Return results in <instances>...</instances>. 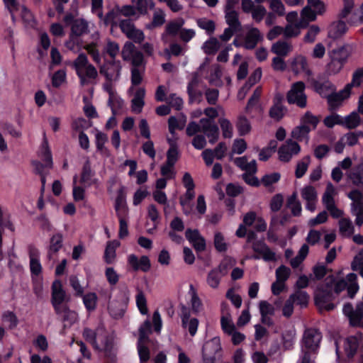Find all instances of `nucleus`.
I'll list each match as a JSON object with an SVG mask.
<instances>
[{"label":"nucleus","instance_id":"29","mask_svg":"<svg viewBox=\"0 0 363 363\" xmlns=\"http://www.w3.org/2000/svg\"><path fill=\"white\" fill-rule=\"evenodd\" d=\"M291 44L284 40H279L272 45L271 51L277 56L286 57L291 51Z\"/></svg>","mask_w":363,"mask_h":363},{"label":"nucleus","instance_id":"25","mask_svg":"<svg viewBox=\"0 0 363 363\" xmlns=\"http://www.w3.org/2000/svg\"><path fill=\"white\" fill-rule=\"evenodd\" d=\"M359 338L356 336L348 337L344 343L345 352L348 358L353 357L359 348Z\"/></svg>","mask_w":363,"mask_h":363},{"label":"nucleus","instance_id":"31","mask_svg":"<svg viewBox=\"0 0 363 363\" xmlns=\"http://www.w3.org/2000/svg\"><path fill=\"white\" fill-rule=\"evenodd\" d=\"M347 285L346 289L347 296L353 298L359 290V284L357 283V275L354 273H350L346 276Z\"/></svg>","mask_w":363,"mask_h":363},{"label":"nucleus","instance_id":"54","mask_svg":"<svg viewBox=\"0 0 363 363\" xmlns=\"http://www.w3.org/2000/svg\"><path fill=\"white\" fill-rule=\"evenodd\" d=\"M223 277L215 269H211L206 278L208 286L213 289H217Z\"/></svg>","mask_w":363,"mask_h":363},{"label":"nucleus","instance_id":"60","mask_svg":"<svg viewBox=\"0 0 363 363\" xmlns=\"http://www.w3.org/2000/svg\"><path fill=\"white\" fill-rule=\"evenodd\" d=\"M97 296L95 293H89L83 296V302L88 311H94L96 306Z\"/></svg>","mask_w":363,"mask_h":363},{"label":"nucleus","instance_id":"38","mask_svg":"<svg viewBox=\"0 0 363 363\" xmlns=\"http://www.w3.org/2000/svg\"><path fill=\"white\" fill-rule=\"evenodd\" d=\"M291 69L296 74L308 71L306 58L302 55L296 57L291 62Z\"/></svg>","mask_w":363,"mask_h":363},{"label":"nucleus","instance_id":"4","mask_svg":"<svg viewBox=\"0 0 363 363\" xmlns=\"http://www.w3.org/2000/svg\"><path fill=\"white\" fill-rule=\"evenodd\" d=\"M77 14L67 12L63 17L62 21L65 26H70V34L81 37L89 33V23L82 18H76Z\"/></svg>","mask_w":363,"mask_h":363},{"label":"nucleus","instance_id":"47","mask_svg":"<svg viewBox=\"0 0 363 363\" xmlns=\"http://www.w3.org/2000/svg\"><path fill=\"white\" fill-rule=\"evenodd\" d=\"M120 16L118 11V5L115 6L111 10H110L104 16V24L106 26L111 25L115 26L117 25L116 20Z\"/></svg>","mask_w":363,"mask_h":363},{"label":"nucleus","instance_id":"64","mask_svg":"<svg viewBox=\"0 0 363 363\" xmlns=\"http://www.w3.org/2000/svg\"><path fill=\"white\" fill-rule=\"evenodd\" d=\"M233 262L230 259L225 258L223 259L218 267L214 268L217 272L222 276H225L229 269L233 267Z\"/></svg>","mask_w":363,"mask_h":363},{"label":"nucleus","instance_id":"49","mask_svg":"<svg viewBox=\"0 0 363 363\" xmlns=\"http://www.w3.org/2000/svg\"><path fill=\"white\" fill-rule=\"evenodd\" d=\"M287 108L284 106L272 105L269 111V116L277 121H279L284 116Z\"/></svg>","mask_w":363,"mask_h":363},{"label":"nucleus","instance_id":"63","mask_svg":"<svg viewBox=\"0 0 363 363\" xmlns=\"http://www.w3.org/2000/svg\"><path fill=\"white\" fill-rule=\"evenodd\" d=\"M136 303L142 314L145 315L147 313V300L143 291H140L136 295Z\"/></svg>","mask_w":363,"mask_h":363},{"label":"nucleus","instance_id":"13","mask_svg":"<svg viewBox=\"0 0 363 363\" xmlns=\"http://www.w3.org/2000/svg\"><path fill=\"white\" fill-rule=\"evenodd\" d=\"M220 350L219 338L214 337L206 342L202 348L203 361H216V355Z\"/></svg>","mask_w":363,"mask_h":363},{"label":"nucleus","instance_id":"19","mask_svg":"<svg viewBox=\"0 0 363 363\" xmlns=\"http://www.w3.org/2000/svg\"><path fill=\"white\" fill-rule=\"evenodd\" d=\"M262 39L259 30L257 28H251L245 35L243 48L247 50H253Z\"/></svg>","mask_w":363,"mask_h":363},{"label":"nucleus","instance_id":"55","mask_svg":"<svg viewBox=\"0 0 363 363\" xmlns=\"http://www.w3.org/2000/svg\"><path fill=\"white\" fill-rule=\"evenodd\" d=\"M363 82V69H357L352 75V82L347 84L345 87L351 92V89L354 86H359Z\"/></svg>","mask_w":363,"mask_h":363},{"label":"nucleus","instance_id":"59","mask_svg":"<svg viewBox=\"0 0 363 363\" xmlns=\"http://www.w3.org/2000/svg\"><path fill=\"white\" fill-rule=\"evenodd\" d=\"M323 123L327 128H332L335 125H343V118L337 113H333L324 118Z\"/></svg>","mask_w":363,"mask_h":363},{"label":"nucleus","instance_id":"51","mask_svg":"<svg viewBox=\"0 0 363 363\" xmlns=\"http://www.w3.org/2000/svg\"><path fill=\"white\" fill-rule=\"evenodd\" d=\"M165 14L161 9L155 11L153 14L152 21L150 24L147 25V28L152 29L154 28L162 26L165 22Z\"/></svg>","mask_w":363,"mask_h":363},{"label":"nucleus","instance_id":"58","mask_svg":"<svg viewBox=\"0 0 363 363\" xmlns=\"http://www.w3.org/2000/svg\"><path fill=\"white\" fill-rule=\"evenodd\" d=\"M221 328L224 333L230 335L235 330V325H234L230 315H223L220 318Z\"/></svg>","mask_w":363,"mask_h":363},{"label":"nucleus","instance_id":"44","mask_svg":"<svg viewBox=\"0 0 363 363\" xmlns=\"http://www.w3.org/2000/svg\"><path fill=\"white\" fill-rule=\"evenodd\" d=\"M310 131L311 128L308 125L301 124L292 130L291 136L299 141H302L304 139L308 140Z\"/></svg>","mask_w":363,"mask_h":363},{"label":"nucleus","instance_id":"43","mask_svg":"<svg viewBox=\"0 0 363 363\" xmlns=\"http://www.w3.org/2000/svg\"><path fill=\"white\" fill-rule=\"evenodd\" d=\"M360 117L357 112L353 111L343 118V126L347 129H354L360 124Z\"/></svg>","mask_w":363,"mask_h":363},{"label":"nucleus","instance_id":"26","mask_svg":"<svg viewBox=\"0 0 363 363\" xmlns=\"http://www.w3.org/2000/svg\"><path fill=\"white\" fill-rule=\"evenodd\" d=\"M145 96V90L144 88H139L134 94L133 99L131 100L132 111L140 113L145 105L144 98Z\"/></svg>","mask_w":363,"mask_h":363},{"label":"nucleus","instance_id":"56","mask_svg":"<svg viewBox=\"0 0 363 363\" xmlns=\"http://www.w3.org/2000/svg\"><path fill=\"white\" fill-rule=\"evenodd\" d=\"M116 216L119 220V232L118 237L121 239L124 238L128 235V223L125 220V218L128 216V213H118Z\"/></svg>","mask_w":363,"mask_h":363},{"label":"nucleus","instance_id":"21","mask_svg":"<svg viewBox=\"0 0 363 363\" xmlns=\"http://www.w3.org/2000/svg\"><path fill=\"white\" fill-rule=\"evenodd\" d=\"M199 81L197 78H193L188 84L187 93L189 95V103H200L202 101L203 94L198 89Z\"/></svg>","mask_w":363,"mask_h":363},{"label":"nucleus","instance_id":"3","mask_svg":"<svg viewBox=\"0 0 363 363\" xmlns=\"http://www.w3.org/2000/svg\"><path fill=\"white\" fill-rule=\"evenodd\" d=\"M322 339L321 333L316 328H310L304 330L301 340V352L308 351L312 356L315 354L319 347Z\"/></svg>","mask_w":363,"mask_h":363},{"label":"nucleus","instance_id":"11","mask_svg":"<svg viewBox=\"0 0 363 363\" xmlns=\"http://www.w3.org/2000/svg\"><path fill=\"white\" fill-rule=\"evenodd\" d=\"M301 151L300 145L291 139L286 140V143L281 145L278 151L279 160L282 162H289L294 155H298Z\"/></svg>","mask_w":363,"mask_h":363},{"label":"nucleus","instance_id":"37","mask_svg":"<svg viewBox=\"0 0 363 363\" xmlns=\"http://www.w3.org/2000/svg\"><path fill=\"white\" fill-rule=\"evenodd\" d=\"M184 24V20L182 18L170 21L166 25L165 32L168 35L174 36L180 32Z\"/></svg>","mask_w":363,"mask_h":363},{"label":"nucleus","instance_id":"40","mask_svg":"<svg viewBox=\"0 0 363 363\" xmlns=\"http://www.w3.org/2000/svg\"><path fill=\"white\" fill-rule=\"evenodd\" d=\"M349 56L350 52L347 48L345 46H342L337 49H334L330 54V57L335 58L336 60L342 62V65L346 63Z\"/></svg>","mask_w":363,"mask_h":363},{"label":"nucleus","instance_id":"20","mask_svg":"<svg viewBox=\"0 0 363 363\" xmlns=\"http://www.w3.org/2000/svg\"><path fill=\"white\" fill-rule=\"evenodd\" d=\"M55 313L60 317V320L65 323L64 327L73 325L78 319L77 313L69 309L67 304L60 307L58 311H55Z\"/></svg>","mask_w":363,"mask_h":363},{"label":"nucleus","instance_id":"8","mask_svg":"<svg viewBox=\"0 0 363 363\" xmlns=\"http://www.w3.org/2000/svg\"><path fill=\"white\" fill-rule=\"evenodd\" d=\"M252 248L257 253V255L251 257L252 259H259L262 257L266 262L276 260L275 253L270 250L264 241L256 240L252 242Z\"/></svg>","mask_w":363,"mask_h":363},{"label":"nucleus","instance_id":"42","mask_svg":"<svg viewBox=\"0 0 363 363\" xmlns=\"http://www.w3.org/2000/svg\"><path fill=\"white\" fill-rule=\"evenodd\" d=\"M289 299L293 300V303L300 305L301 307H306L309 300V295L306 292L301 290L296 291L294 294H291Z\"/></svg>","mask_w":363,"mask_h":363},{"label":"nucleus","instance_id":"9","mask_svg":"<svg viewBox=\"0 0 363 363\" xmlns=\"http://www.w3.org/2000/svg\"><path fill=\"white\" fill-rule=\"evenodd\" d=\"M69 298L66 296V292L62 288L60 280H55L52 284L51 303L55 311H58L60 307L64 306L65 301L67 302Z\"/></svg>","mask_w":363,"mask_h":363},{"label":"nucleus","instance_id":"2","mask_svg":"<svg viewBox=\"0 0 363 363\" xmlns=\"http://www.w3.org/2000/svg\"><path fill=\"white\" fill-rule=\"evenodd\" d=\"M72 67L79 79L80 85H85L95 83L98 77L96 68L89 63L87 56L84 53H80L73 61Z\"/></svg>","mask_w":363,"mask_h":363},{"label":"nucleus","instance_id":"12","mask_svg":"<svg viewBox=\"0 0 363 363\" xmlns=\"http://www.w3.org/2000/svg\"><path fill=\"white\" fill-rule=\"evenodd\" d=\"M185 237L196 252L205 251L206 247V240L201 235L199 230L187 228L185 232Z\"/></svg>","mask_w":363,"mask_h":363},{"label":"nucleus","instance_id":"41","mask_svg":"<svg viewBox=\"0 0 363 363\" xmlns=\"http://www.w3.org/2000/svg\"><path fill=\"white\" fill-rule=\"evenodd\" d=\"M335 194V188L333 185L329 182L327 184L326 189L325 193L323 194L322 201L325 208H328L329 206H332L335 205L334 196Z\"/></svg>","mask_w":363,"mask_h":363},{"label":"nucleus","instance_id":"15","mask_svg":"<svg viewBox=\"0 0 363 363\" xmlns=\"http://www.w3.org/2000/svg\"><path fill=\"white\" fill-rule=\"evenodd\" d=\"M135 45L131 42H126L123 49V59L125 60V54L128 52V54H131V63L133 66V67H138L143 64L144 62V56L143 54L140 51H135L134 50Z\"/></svg>","mask_w":363,"mask_h":363},{"label":"nucleus","instance_id":"22","mask_svg":"<svg viewBox=\"0 0 363 363\" xmlns=\"http://www.w3.org/2000/svg\"><path fill=\"white\" fill-rule=\"evenodd\" d=\"M346 176L354 186H363V163L354 166L347 172Z\"/></svg>","mask_w":363,"mask_h":363},{"label":"nucleus","instance_id":"18","mask_svg":"<svg viewBox=\"0 0 363 363\" xmlns=\"http://www.w3.org/2000/svg\"><path fill=\"white\" fill-rule=\"evenodd\" d=\"M350 92L344 87L343 89L339 92H331L326 98L329 108L330 111L337 109L342 104L344 99L349 98Z\"/></svg>","mask_w":363,"mask_h":363},{"label":"nucleus","instance_id":"7","mask_svg":"<svg viewBox=\"0 0 363 363\" xmlns=\"http://www.w3.org/2000/svg\"><path fill=\"white\" fill-rule=\"evenodd\" d=\"M121 62L116 60H105L99 68V72L109 82L117 80L121 74Z\"/></svg>","mask_w":363,"mask_h":363},{"label":"nucleus","instance_id":"6","mask_svg":"<svg viewBox=\"0 0 363 363\" xmlns=\"http://www.w3.org/2000/svg\"><path fill=\"white\" fill-rule=\"evenodd\" d=\"M118 26L125 36L135 43H141L145 39V35L141 30L137 29L132 19H123L119 21Z\"/></svg>","mask_w":363,"mask_h":363},{"label":"nucleus","instance_id":"46","mask_svg":"<svg viewBox=\"0 0 363 363\" xmlns=\"http://www.w3.org/2000/svg\"><path fill=\"white\" fill-rule=\"evenodd\" d=\"M82 335L86 341L92 345L95 350H99V344L97 340L96 329L93 330L89 328H85L83 330Z\"/></svg>","mask_w":363,"mask_h":363},{"label":"nucleus","instance_id":"57","mask_svg":"<svg viewBox=\"0 0 363 363\" xmlns=\"http://www.w3.org/2000/svg\"><path fill=\"white\" fill-rule=\"evenodd\" d=\"M344 65L336 60L335 58L330 57V61L326 65V72L329 75H335L339 73L342 69Z\"/></svg>","mask_w":363,"mask_h":363},{"label":"nucleus","instance_id":"27","mask_svg":"<svg viewBox=\"0 0 363 363\" xmlns=\"http://www.w3.org/2000/svg\"><path fill=\"white\" fill-rule=\"evenodd\" d=\"M94 172L91 168V164L86 160L82 167L80 182L85 186H90L96 182V179H93Z\"/></svg>","mask_w":363,"mask_h":363},{"label":"nucleus","instance_id":"33","mask_svg":"<svg viewBox=\"0 0 363 363\" xmlns=\"http://www.w3.org/2000/svg\"><path fill=\"white\" fill-rule=\"evenodd\" d=\"M339 232L345 237H350L354 231V227L350 218H343L339 220Z\"/></svg>","mask_w":363,"mask_h":363},{"label":"nucleus","instance_id":"36","mask_svg":"<svg viewBox=\"0 0 363 363\" xmlns=\"http://www.w3.org/2000/svg\"><path fill=\"white\" fill-rule=\"evenodd\" d=\"M220 47V44L218 39L215 37H211L203 43L202 49L206 55H215Z\"/></svg>","mask_w":363,"mask_h":363},{"label":"nucleus","instance_id":"34","mask_svg":"<svg viewBox=\"0 0 363 363\" xmlns=\"http://www.w3.org/2000/svg\"><path fill=\"white\" fill-rule=\"evenodd\" d=\"M309 252V247L303 244L298 252L297 255L291 259L290 264L292 268L296 269L303 262Z\"/></svg>","mask_w":363,"mask_h":363},{"label":"nucleus","instance_id":"39","mask_svg":"<svg viewBox=\"0 0 363 363\" xmlns=\"http://www.w3.org/2000/svg\"><path fill=\"white\" fill-rule=\"evenodd\" d=\"M119 245V242L114 241L108 242L105 252L104 260L107 264H111L116 258V249Z\"/></svg>","mask_w":363,"mask_h":363},{"label":"nucleus","instance_id":"50","mask_svg":"<svg viewBox=\"0 0 363 363\" xmlns=\"http://www.w3.org/2000/svg\"><path fill=\"white\" fill-rule=\"evenodd\" d=\"M310 156L304 157L301 161H299L296 167L295 176L296 178H301L306 172L310 164Z\"/></svg>","mask_w":363,"mask_h":363},{"label":"nucleus","instance_id":"61","mask_svg":"<svg viewBox=\"0 0 363 363\" xmlns=\"http://www.w3.org/2000/svg\"><path fill=\"white\" fill-rule=\"evenodd\" d=\"M291 274V269L284 266L281 265L276 269L277 281L284 283L289 279Z\"/></svg>","mask_w":363,"mask_h":363},{"label":"nucleus","instance_id":"17","mask_svg":"<svg viewBox=\"0 0 363 363\" xmlns=\"http://www.w3.org/2000/svg\"><path fill=\"white\" fill-rule=\"evenodd\" d=\"M128 262L134 271L141 270L143 272H147L151 267L150 260L146 255L142 256L140 259H138L135 255H130L128 258Z\"/></svg>","mask_w":363,"mask_h":363},{"label":"nucleus","instance_id":"14","mask_svg":"<svg viewBox=\"0 0 363 363\" xmlns=\"http://www.w3.org/2000/svg\"><path fill=\"white\" fill-rule=\"evenodd\" d=\"M201 131L203 132L208 138L209 143H215L219 135V130L215 123L211 119L203 118L200 120Z\"/></svg>","mask_w":363,"mask_h":363},{"label":"nucleus","instance_id":"52","mask_svg":"<svg viewBox=\"0 0 363 363\" xmlns=\"http://www.w3.org/2000/svg\"><path fill=\"white\" fill-rule=\"evenodd\" d=\"M296 332L294 330H287L282 333V344L285 350L293 347Z\"/></svg>","mask_w":363,"mask_h":363},{"label":"nucleus","instance_id":"5","mask_svg":"<svg viewBox=\"0 0 363 363\" xmlns=\"http://www.w3.org/2000/svg\"><path fill=\"white\" fill-rule=\"evenodd\" d=\"M305 84L296 82L292 84L291 89L286 94V101L289 104H295L301 108L307 106V96L305 94Z\"/></svg>","mask_w":363,"mask_h":363},{"label":"nucleus","instance_id":"30","mask_svg":"<svg viewBox=\"0 0 363 363\" xmlns=\"http://www.w3.org/2000/svg\"><path fill=\"white\" fill-rule=\"evenodd\" d=\"M63 237L61 233H57L50 238V245L48 253V257L49 259H52L54 255L62 247Z\"/></svg>","mask_w":363,"mask_h":363},{"label":"nucleus","instance_id":"1","mask_svg":"<svg viewBox=\"0 0 363 363\" xmlns=\"http://www.w3.org/2000/svg\"><path fill=\"white\" fill-rule=\"evenodd\" d=\"M334 276H328L324 283L319 285L315 291L314 301L320 312L330 311L335 308L332 303L335 298L333 293Z\"/></svg>","mask_w":363,"mask_h":363},{"label":"nucleus","instance_id":"62","mask_svg":"<svg viewBox=\"0 0 363 363\" xmlns=\"http://www.w3.org/2000/svg\"><path fill=\"white\" fill-rule=\"evenodd\" d=\"M348 197L352 201L351 207H357L363 205V194L357 189L351 191Z\"/></svg>","mask_w":363,"mask_h":363},{"label":"nucleus","instance_id":"32","mask_svg":"<svg viewBox=\"0 0 363 363\" xmlns=\"http://www.w3.org/2000/svg\"><path fill=\"white\" fill-rule=\"evenodd\" d=\"M286 207L291 208L294 216H299L301 214V204L297 199V193L294 192L287 199Z\"/></svg>","mask_w":363,"mask_h":363},{"label":"nucleus","instance_id":"28","mask_svg":"<svg viewBox=\"0 0 363 363\" xmlns=\"http://www.w3.org/2000/svg\"><path fill=\"white\" fill-rule=\"evenodd\" d=\"M347 30V26L346 23L340 20L337 22L333 23L328 32V36L333 39H337L343 35Z\"/></svg>","mask_w":363,"mask_h":363},{"label":"nucleus","instance_id":"23","mask_svg":"<svg viewBox=\"0 0 363 363\" xmlns=\"http://www.w3.org/2000/svg\"><path fill=\"white\" fill-rule=\"evenodd\" d=\"M125 187L123 185L121 186L120 189L117 192V196L116 198L114 208L116 214L119 213H128V210L125 203Z\"/></svg>","mask_w":363,"mask_h":363},{"label":"nucleus","instance_id":"45","mask_svg":"<svg viewBox=\"0 0 363 363\" xmlns=\"http://www.w3.org/2000/svg\"><path fill=\"white\" fill-rule=\"evenodd\" d=\"M41 156L43 157V160L45 162V164L49 169L52 168V158L51 151L48 146V143L46 139L44 140L42 146H41Z\"/></svg>","mask_w":363,"mask_h":363},{"label":"nucleus","instance_id":"10","mask_svg":"<svg viewBox=\"0 0 363 363\" xmlns=\"http://www.w3.org/2000/svg\"><path fill=\"white\" fill-rule=\"evenodd\" d=\"M96 334L99 344V350H104L106 356H111L113 347V336L104 327H98Z\"/></svg>","mask_w":363,"mask_h":363},{"label":"nucleus","instance_id":"48","mask_svg":"<svg viewBox=\"0 0 363 363\" xmlns=\"http://www.w3.org/2000/svg\"><path fill=\"white\" fill-rule=\"evenodd\" d=\"M236 127L238 128L240 135H247L251 130L250 123L248 121V119L244 116H240L238 118Z\"/></svg>","mask_w":363,"mask_h":363},{"label":"nucleus","instance_id":"16","mask_svg":"<svg viewBox=\"0 0 363 363\" xmlns=\"http://www.w3.org/2000/svg\"><path fill=\"white\" fill-rule=\"evenodd\" d=\"M301 197L306 201V208L313 212L316 208L317 191L312 186H306L301 191Z\"/></svg>","mask_w":363,"mask_h":363},{"label":"nucleus","instance_id":"24","mask_svg":"<svg viewBox=\"0 0 363 363\" xmlns=\"http://www.w3.org/2000/svg\"><path fill=\"white\" fill-rule=\"evenodd\" d=\"M311 84L315 91L323 97L326 98L331 92L335 91V86L329 81L320 82L314 79Z\"/></svg>","mask_w":363,"mask_h":363},{"label":"nucleus","instance_id":"53","mask_svg":"<svg viewBox=\"0 0 363 363\" xmlns=\"http://www.w3.org/2000/svg\"><path fill=\"white\" fill-rule=\"evenodd\" d=\"M308 23L304 25H303L301 23L296 25H287L284 29L283 28V33L286 38L296 37L301 33L299 28L301 27H306Z\"/></svg>","mask_w":363,"mask_h":363},{"label":"nucleus","instance_id":"35","mask_svg":"<svg viewBox=\"0 0 363 363\" xmlns=\"http://www.w3.org/2000/svg\"><path fill=\"white\" fill-rule=\"evenodd\" d=\"M225 18L230 28L238 31L242 30V26L239 21L238 12L235 11H226Z\"/></svg>","mask_w":363,"mask_h":363}]
</instances>
